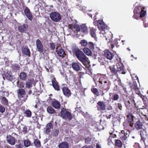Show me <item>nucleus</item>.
<instances>
[{"label":"nucleus","instance_id":"4c0bfd02","mask_svg":"<svg viewBox=\"0 0 148 148\" xmlns=\"http://www.w3.org/2000/svg\"><path fill=\"white\" fill-rule=\"evenodd\" d=\"M131 87L133 90H137L138 87L136 83V82H133L131 86Z\"/></svg>","mask_w":148,"mask_h":148},{"label":"nucleus","instance_id":"39448f33","mask_svg":"<svg viewBox=\"0 0 148 148\" xmlns=\"http://www.w3.org/2000/svg\"><path fill=\"white\" fill-rule=\"evenodd\" d=\"M83 64L86 65L89 62L88 59L84 54L78 59Z\"/></svg>","mask_w":148,"mask_h":148},{"label":"nucleus","instance_id":"2f4dec72","mask_svg":"<svg viewBox=\"0 0 148 148\" xmlns=\"http://www.w3.org/2000/svg\"><path fill=\"white\" fill-rule=\"evenodd\" d=\"M80 43L81 44L82 46H83L84 47L87 46L88 44V43L87 42V41L85 40H82L80 41Z\"/></svg>","mask_w":148,"mask_h":148},{"label":"nucleus","instance_id":"680f3d73","mask_svg":"<svg viewBox=\"0 0 148 148\" xmlns=\"http://www.w3.org/2000/svg\"><path fill=\"white\" fill-rule=\"evenodd\" d=\"M127 137L123 136V137L122 138V140H123L126 141L127 140Z\"/></svg>","mask_w":148,"mask_h":148},{"label":"nucleus","instance_id":"a18cd8bd","mask_svg":"<svg viewBox=\"0 0 148 148\" xmlns=\"http://www.w3.org/2000/svg\"><path fill=\"white\" fill-rule=\"evenodd\" d=\"M92 92L94 94L97 95H99V93L97 89L96 88H94L92 90Z\"/></svg>","mask_w":148,"mask_h":148},{"label":"nucleus","instance_id":"4be33fe9","mask_svg":"<svg viewBox=\"0 0 148 148\" xmlns=\"http://www.w3.org/2000/svg\"><path fill=\"white\" fill-rule=\"evenodd\" d=\"M52 82L53 86L55 89L58 91L59 90L60 88L56 81L55 79H54L52 80Z\"/></svg>","mask_w":148,"mask_h":148},{"label":"nucleus","instance_id":"13d9d810","mask_svg":"<svg viewBox=\"0 0 148 148\" xmlns=\"http://www.w3.org/2000/svg\"><path fill=\"white\" fill-rule=\"evenodd\" d=\"M82 148H93V147L91 145L87 146H85L83 147Z\"/></svg>","mask_w":148,"mask_h":148},{"label":"nucleus","instance_id":"774afa93","mask_svg":"<svg viewBox=\"0 0 148 148\" xmlns=\"http://www.w3.org/2000/svg\"><path fill=\"white\" fill-rule=\"evenodd\" d=\"M118 81V84H120V81H119V80H115V81H114V83L115 84V85L116 84V82H117Z\"/></svg>","mask_w":148,"mask_h":148},{"label":"nucleus","instance_id":"0e129e2a","mask_svg":"<svg viewBox=\"0 0 148 148\" xmlns=\"http://www.w3.org/2000/svg\"><path fill=\"white\" fill-rule=\"evenodd\" d=\"M138 95L140 96V97L142 99H144V97L143 95L140 93H138Z\"/></svg>","mask_w":148,"mask_h":148},{"label":"nucleus","instance_id":"de8ad7c7","mask_svg":"<svg viewBox=\"0 0 148 148\" xmlns=\"http://www.w3.org/2000/svg\"><path fill=\"white\" fill-rule=\"evenodd\" d=\"M5 110V108L1 105H0V112L1 113L4 112Z\"/></svg>","mask_w":148,"mask_h":148},{"label":"nucleus","instance_id":"2eb2a0df","mask_svg":"<svg viewBox=\"0 0 148 148\" xmlns=\"http://www.w3.org/2000/svg\"><path fill=\"white\" fill-rule=\"evenodd\" d=\"M74 51L77 58L78 59H79L84 54L83 52L80 50L79 49H74Z\"/></svg>","mask_w":148,"mask_h":148},{"label":"nucleus","instance_id":"5fc2aeb1","mask_svg":"<svg viewBox=\"0 0 148 148\" xmlns=\"http://www.w3.org/2000/svg\"><path fill=\"white\" fill-rule=\"evenodd\" d=\"M103 38H104L106 39V40H109V41H108V43L109 42H110V38H109V37L108 36H105L103 37Z\"/></svg>","mask_w":148,"mask_h":148},{"label":"nucleus","instance_id":"aec40b11","mask_svg":"<svg viewBox=\"0 0 148 148\" xmlns=\"http://www.w3.org/2000/svg\"><path fill=\"white\" fill-rule=\"evenodd\" d=\"M52 105L55 108L58 109L60 108V105L59 102L54 99L52 101Z\"/></svg>","mask_w":148,"mask_h":148},{"label":"nucleus","instance_id":"b1692460","mask_svg":"<svg viewBox=\"0 0 148 148\" xmlns=\"http://www.w3.org/2000/svg\"><path fill=\"white\" fill-rule=\"evenodd\" d=\"M28 95H18V97L19 99L22 102H25L27 99Z\"/></svg>","mask_w":148,"mask_h":148},{"label":"nucleus","instance_id":"c756f323","mask_svg":"<svg viewBox=\"0 0 148 148\" xmlns=\"http://www.w3.org/2000/svg\"><path fill=\"white\" fill-rule=\"evenodd\" d=\"M17 92L18 95H25V90L22 88L19 89L18 90Z\"/></svg>","mask_w":148,"mask_h":148},{"label":"nucleus","instance_id":"a878e982","mask_svg":"<svg viewBox=\"0 0 148 148\" xmlns=\"http://www.w3.org/2000/svg\"><path fill=\"white\" fill-rule=\"evenodd\" d=\"M84 52L87 55L89 56L92 54V52L91 50L88 48H84L83 49Z\"/></svg>","mask_w":148,"mask_h":148},{"label":"nucleus","instance_id":"9b49d317","mask_svg":"<svg viewBox=\"0 0 148 148\" xmlns=\"http://www.w3.org/2000/svg\"><path fill=\"white\" fill-rule=\"evenodd\" d=\"M7 139L8 143L10 144L14 145L15 144V141L14 138L11 135L8 136Z\"/></svg>","mask_w":148,"mask_h":148},{"label":"nucleus","instance_id":"bb28decb","mask_svg":"<svg viewBox=\"0 0 148 148\" xmlns=\"http://www.w3.org/2000/svg\"><path fill=\"white\" fill-rule=\"evenodd\" d=\"M116 66L117 68V71H118L121 72V73L125 74V73H123L122 71L123 70V67L122 66V65L121 64H119V63H117L116 64Z\"/></svg>","mask_w":148,"mask_h":148},{"label":"nucleus","instance_id":"4468645a","mask_svg":"<svg viewBox=\"0 0 148 148\" xmlns=\"http://www.w3.org/2000/svg\"><path fill=\"white\" fill-rule=\"evenodd\" d=\"M69 27L71 29H75L77 32V34H79L80 33V26H79L78 25H69Z\"/></svg>","mask_w":148,"mask_h":148},{"label":"nucleus","instance_id":"58836bf2","mask_svg":"<svg viewBox=\"0 0 148 148\" xmlns=\"http://www.w3.org/2000/svg\"><path fill=\"white\" fill-rule=\"evenodd\" d=\"M115 144L118 147H121L122 146V143L120 140H115Z\"/></svg>","mask_w":148,"mask_h":148},{"label":"nucleus","instance_id":"3c124183","mask_svg":"<svg viewBox=\"0 0 148 148\" xmlns=\"http://www.w3.org/2000/svg\"><path fill=\"white\" fill-rule=\"evenodd\" d=\"M103 88L104 90H106V91H108L109 89L108 84H104L103 85Z\"/></svg>","mask_w":148,"mask_h":148},{"label":"nucleus","instance_id":"7c9ffc66","mask_svg":"<svg viewBox=\"0 0 148 148\" xmlns=\"http://www.w3.org/2000/svg\"><path fill=\"white\" fill-rule=\"evenodd\" d=\"M95 29L93 28H92L90 29V35L92 37L94 38V39L96 40V34H95Z\"/></svg>","mask_w":148,"mask_h":148},{"label":"nucleus","instance_id":"338daca9","mask_svg":"<svg viewBox=\"0 0 148 148\" xmlns=\"http://www.w3.org/2000/svg\"><path fill=\"white\" fill-rule=\"evenodd\" d=\"M96 148H101L99 143H97L96 145Z\"/></svg>","mask_w":148,"mask_h":148},{"label":"nucleus","instance_id":"393cba45","mask_svg":"<svg viewBox=\"0 0 148 148\" xmlns=\"http://www.w3.org/2000/svg\"><path fill=\"white\" fill-rule=\"evenodd\" d=\"M27 74L24 72L20 73L19 77L23 81H25L27 79Z\"/></svg>","mask_w":148,"mask_h":148},{"label":"nucleus","instance_id":"f8f14e48","mask_svg":"<svg viewBox=\"0 0 148 148\" xmlns=\"http://www.w3.org/2000/svg\"><path fill=\"white\" fill-rule=\"evenodd\" d=\"M28 27V25H27L24 24L19 26L18 27V29L20 32H24L26 31Z\"/></svg>","mask_w":148,"mask_h":148},{"label":"nucleus","instance_id":"5701e85b","mask_svg":"<svg viewBox=\"0 0 148 148\" xmlns=\"http://www.w3.org/2000/svg\"><path fill=\"white\" fill-rule=\"evenodd\" d=\"M59 148H69V144L66 142H63L58 145Z\"/></svg>","mask_w":148,"mask_h":148},{"label":"nucleus","instance_id":"c9c22d12","mask_svg":"<svg viewBox=\"0 0 148 148\" xmlns=\"http://www.w3.org/2000/svg\"><path fill=\"white\" fill-rule=\"evenodd\" d=\"M2 103L4 105L7 106L8 105V101L5 97H3L2 98Z\"/></svg>","mask_w":148,"mask_h":148},{"label":"nucleus","instance_id":"9d476101","mask_svg":"<svg viewBox=\"0 0 148 148\" xmlns=\"http://www.w3.org/2000/svg\"><path fill=\"white\" fill-rule=\"evenodd\" d=\"M104 56L106 57L107 59L110 60H112L113 56L112 53L107 50H105Z\"/></svg>","mask_w":148,"mask_h":148},{"label":"nucleus","instance_id":"052dcab7","mask_svg":"<svg viewBox=\"0 0 148 148\" xmlns=\"http://www.w3.org/2000/svg\"><path fill=\"white\" fill-rule=\"evenodd\" d=\"M14 67H15V69L18 70L19 69L20 67L18 66V65L17 64H15L14 65Z\"/></svg>","mask_w":148,"mask_h":148},{"label":"nucleus","instance_id":"ea45409f","mask_svg":"<svg viewBox=\"0 0 148 148\" xmlns=\"http://www.w3.org/2000/svg\"><path fill=\"white\" fill-rule=\"evenodd\" d=\"M98 27L100 31L102 30V21L99 20L97 22Z\"/></svg>","mask_w":148,"mask_h":148},{"label":"nucleus","instance_id":"49530a36","mask_svg":"<svg viewBox=\"0 0 148 148\" xmlns=\"http://www.w3.org/2000/svg\"><path fill=\"white\" fill-rule=\"evenodd\" d=\"M58 131L56 130H53L52 133V135L54 136H56L58 134Z\"/></svg>","mask_w":148,"mask_h":148},{"label":"nucleus","instance_id":"ddd939ff","mask_svg":"<svg viewBox=\"0 0 148 148\" xmlns=\"http://www.w3.org/2000/svg\"><path fill=\"white\" fill-rule=\"evenodd\" d=\"M35 83L33 79H30L26 83L25 87L30 88L32 86V84Z\"/></svg>","mask_w":148,"mask_h":148},{"label":"nucleus","instance_id":"603ef678","mask_svg":"<svg viewBox=\"0 0 148 148\" xmlns=\"http://www.w3.org/2000/svg\"><path fill=\"white\" fill-rule=\"evenodd\" d=\"M119 97L118 95L115 94L114 95L113 97V100H117L119 99Z\"/></svg>","mask_w":148,"mask_h":148},{"label":"nucleus","instance_id":"4d7b16f0","mask_svg":"<svg viewBox=\"0 0 148 148\" xmlns=\"http://www.w3.org/2000/svg\"><path fill=\"white\" fill-rule=\"evenodd\" d=\"M27 131V128L26 127H23V131L24 132L26 133Z\"/></svg>","mask_w":148,"mask_h":148},{"label":"nucleus","instance_id":"f257e3e1","mask_svg":"<svg viewBox=\"0 0 148 148\" xmlns=\"http://www.w3.org/2000/svg\"><path fill=\"white\" fill-rule=\"evenodd\" d=\"M134 14L133 17L136 19H138L140 17L144 16L146 14V12L141 7L139 6L135 8L134 10Z\"/></svg>","mask_w":148,"mask_h":148},{"label":"nucleus","instance_id":"72a5a7b5","mask_svg":"<svg viewBox=\"0 0 148 148\" xmlns=\"http://www.w3.org/2000/svg\"><path fill=\"white\" fill-rule=\"evenodd\" d=\"M24 114L26 116L29 117L31 116L32 112L30 110H27L25 112Z\"/></svg>","mask_w":148,"mask_h":148},{"label":"nucleus","instance_id":"e433bc0d","mask_svg":"<svg viewBox=\"0 0 148 148\" xmlns=\"http://www.w3.org/2000/svg\"><path fill=\"white\" fill-rule=\"evenodd\" d=\"M34 143L36 146L37 147H39L40 146V141L38 140H34Z\"/></svg>","mask_w":148,"mask_h":148},{"label":"nucleus","instance_id":"20e7f679","mask_svg":"<svg viewBox=\"0 0 148 148\" xmlns=\"http://www.w3.org/2000/svg\"><path fill=\"white\" fill-rule=\"evenodd\" d=\"M56 51L60 57H63L65 55L64 51L62 48L60 44H57L56 45Z\"/></svg>","mask_w":148,"mask_h":148},{"label":"nucleus","instance_id":"6e6d98bb","mask_svg":"<svg viewBox=\"0 0 148 148\" xmlns=\"http://www.w3.org/2000/svg\"><path fill=\"white\" fill-rule=\"evenodd\" d=\"M24 87V84L23 82H21L19 84V87L22 88Z\"/></svg>","mask_w":148,"mask_h":148},{"label":"nucleus","instance_id":"473e14b6","mask_svg":"<svg viewBox=\"0 0 148 148\" xmlns=\"http://www.w3.org/2000/svg\"><path fill=\"white\" fill-rule=\"evenodd\" d=\"M24 145L26 147H28L31 144L30 141L29 139L24 140Z\"/></svg>","mask_w":148,"mask_h":148},{"label":"nucleus","instance_id":"412c9836","mask_svg":"<svg viewBox=\"0 0 148 148\" xmlns=\"http://www.w3.org/2000/svg\"><path fill=\"white\" fill-rule=\"evenodd\" d=\"M22 52L25 55L29 57L30 56V52L28 47H25L23 48L22 49Z\"/></svg>","mask_w":148,"mask_h":148},{"label":"nucleus","instance_id":"69168bd1","mask_svg":"<svg viewBox=\"0 0 148 148\" xmlns=\"http://www.w3.org/2000/svg\"><path fill=\"white\" fill-rule=\"evenodd\" d=\"M118 106L120 110H121L122 108V106H121V104L120 103H118Z\"/></svg>","mask_w":148,"mask_h":148},{"label":"nucleus","instance_id":"c85d7f7f","mask_svg":"<svg viewBox=\"0 0 148 148\" xmlns=\"http://www.w3.org/2000/svg\"><path fill=\"white\" fill-rule=\"evenodd\" d=\"M104 29H106V32H108V27L107 25L104 23V22L102 21V34H103L104 33L103 32H104L105 33V30H104Z\"/></svg>","mask_w":148,"mask_h":148},{"label":"nucleus","instance_id":"1a4fd4ad","mask_svg":"<svg viewBox=\"0 0 148 148\" xmlns=\"http://www.w3.org/2000/svg\"><path fill=\"white\" fill-rule=\"evenodd\" d=\"M62 90L64 94L67 97H69L71 96V92L68 87H64L62 88Z\"/></svg>","mask_w":148,"mask_h":148},{"label":"nucleus","instance_id":"f704fd0d","mask_svg":"<svg viewBox=\"0 0 148 148\" xmlns=\"http://www.w3.org/2000/svg\"><path fill=\"white\" fill-rule=\"evenodd\" d=\"M112 130H114L113 129ZM116 131H115L114 130H110V131L109 132L110 134L111 135V137L113 138H115L116 137Z\"/></svg>","mask_w":148,"mask_h":148},{"label":"nucleus","instance_id":"bf43d9fd","mask_svg":"<svg viewBox=\"0 0 148 148\" xmlns=\"http://www.w3.org/2000/svg\"><path fill=\"white\" fill-rule=\"evenodd\" d=\"M16 148H22V145L21 144H19L18 145H16Z\"/></svg>","mask_w":148,"mask_h":148},{"label":"nucleus","instance_id":"423d86ee","mask_svg":"<svg viewBox=\"0 0 148 148\" xmlns=\"http://www.w3.org/2000/svg\"><path fill=\"white\" fill-rule=\"evenodd\" d=\"M36 45L38 51L40 53H42L43 51V48L41 42L39 40L37 39L36 40Z\"/></svg>","mask_w":148,"mask_h":148},{"label":"nucleus","instance_id":"f03ea898","mask_svg":"<svg viewBox=\"0 0 148 148\" xmlns=\"http://www.w3.org/2000/svg\"><path fill=\"white\" fill-rule=\"evenodd\" d=\"M60 113L61 116L63 119H68L69 120L72 119V117L71 113L64 108H63L61 109Z\"/></svg>","mask_w":148,"mask_h":148},{"label":"nucleus","instance_id":"7ed1b4c3","mask_svg":"<svg viewBox=\"0 0 148 148\" xmlns=\"http://www.w3.org/2000/svg\"><path fill=\"white\" fill-rule=\"evenodd\" d=\"M50 17L52 21L56 22L59 21L61 18L60 14L57 12H53L51 13Z\"/></svg>","mask_w":148,"mask_h":148},{"label":"nucleus","instance_id":"c03bdc74","mask_svg":"<svg viewBox=\"0 0 148 148\" xmlns=\"http://www.w3.org/2000/svg\"><path fill=\"white\" fill-rule=\"evenodd\" d=\"M1 88V89L2 90H0V92L1 93H2V95L8 96L9 95L8 93L7 92L2 91V90H3V88Z\"/></svg>","mask_w":148,"mask_h":148},{"label":"nucleus","instance_id":"6ab92c4d","mask_svg":"<svg viewBox=\"0 0 148 148\" xmlns=\"http://www.w3.org/2000/svg\"><path fill=\"white\" fill-rule=\"evenodd\" d=\"M143 126V124L140 121H137L135 124V128L137 130L142 129Z\"/></svg>","mask_w":148,"mask_h":148},{"label":"nucleus","instance_id":"79ce46f5","mask_svg":"<svg viewBox=\"0 0 148 148\" xmlns=\"http://www.w3.org/2000/svg\"><path fill=\"white\" fill-rule=\"evenodd\" d=\"M128 121L129 123H132L133 121V118L134 117L131 115L128 116Z\"/></svg>","mask_w":148,"mask_h":148},{"label":"nucleus","instance_id":"8fccbe9b","mask_svg":"<svg viewBox=\"0 0 148 148\" xmlns=\"http://www.w3.org/2000/svg\"><path fill=\"white\" fill-rule=\"evenodd\" d=\"M110 69L112 72L114 73L116 72V70L113 66L112 67L110 66Z\"/></svg>","mask_w":148,"mask_h":148},{"label":"nucleus","instance_id":"f3484780","mask_svg":"<svg viewBox=\"0 0 148 148\" xmlns=\"http://www.w3.org/2000/svg\"><path fill=\"white\" fill-rule=\"evenodd\" d=\"M71 66L74 70L77 71L80 70V66L79 64L76 62H73L71 64Z\"/></svg>","mask_w":148,"mask_h":148},{"label":"nucleus","instance_id":"e2e57ef3","mask_svg":"<svg viewBox=\"0 0 148 148\" xmlns=\"http://www.w3.org/2000/svg\"><path fill=\"white\" fill-rule=\"evenodd\" d=\"M129 133H127V132H125L124 135L123 136L127 138L129 137Z\"/></svg>","mask_w":148,"mask_h":148},{"label":"nucleus","instance_id":"0eeeda50","mask_svg":"<svg viewBox=\"0 0 148 148\" xmlns=\"http://www.w3.org/2000/svg\"><path fill=\"white\" fill-rule=\"evenodd\" d=\"M24 11L26 16L30 20L32 19V16L30 10L28 8L26 7L24 9Z\"/></svg>","mask_w":148,"mask_h":148},{"label":"nucleus","instance_id":"dca6fc26","mask_svg":"<svg viewBox=\"0 0 148 148\" xmlns=\"http://www.w3.org/2000/svg\"><path fill=\"white\" fill-rule=\"evenodd\" d=\"M80 32L84 34H86L88 33L87 27L85 24H83L80 26Z\"/></svg>","mask_w":148,"mask_h":148},{"label":"nucleus","instance_id":"864d4df0","mask_svg":"<svg viewBox=\"0 0 148 148\" xmlns=\"http://www.w3.org/2000/svg\"><path fill=\"white\" fill-rule=\"evenodd\" d=\"M50 47L51 49L52 50H53L54 49L55 46V45L53 43H50Z\"/></svg>","mask_w":148,"mask_h":148},{"label":"nucleus","instance_id":"a211bd4d","mask_svg":"<svg viewBox=\"0 0 148 148\" xmlns=\"http://www.w3.org/2000/svg\"><path fill=\"white\" fill-rule=\"evenodd\" d=\"M53 125L51 123H48L45 128L44 132L47 134L50 132L51 130L53 128Z\"/></svg>","mask_w":148,"mask_h":148},{"label":"nucleus","instance_id":"37998d69","mask_svg":"<svg viewBox=\"0 0 148 148\" xmlns=\"http://www.w3.org/2000/svg\"><path fill=\"white\" fill-rule=\"evenodd\" d=\"M97 105V110H102V102L101 101L99 102Z\"/></svg>","mask_w":148,"mask_h":148},{"label":"nucleus","instance_id":"cd10ccee","mask_svg":"<svg viewBox=\"0 0 148 148\" xmlns=\"http://www.w3.org/2000/svg\"><path fill=\"white\" fill-rule=\"evenodd\" d=\"M47 112L50 114H52L55 113V110L51 106H49L47 108Z\"/></svg>","mask_w":148,"mask_h":148},{"label":"nucleus","instance_id":"6e6552de","mask_svg":"<svg viewBox=\"0 0 148 148\" xmlns=\"http://www.w3.org/2000/svg\"><path fill=\"white\" fill-rule=\"evenodd\" d=\"M140 134L141 137V140H142L145 144V143L146 137L147 136V133L144 129H143L140 131Z\"/></svg>","mask_w":148,"mask_h":148},{"label":"nucleus","instance_id":"a19ab883","mask_svg":"<svg viewBox=\"0 0 148 148\" xmlns=\"http://www.w3.org/2000/svg\"><path fill=\"white\" fill-rule=\"evenodd\" d=\"M88 45L89 48L91 49H93L94 48V44L92 42H89L88 43Z\"/></svg>","mask_w":148,"mask_h":148},{"label":"nucleus","instance_id":"09e8293b","mask_svg":"<svg viewBox=\"0 0 148 148\" xmlns=\"http://www.w3.org/2000/svg\"><path fill=\"white\" fill-rule=\"evenodd\" d=\"M91 138H90L89 137L86 138L85 139V143L86 144H88L91 141Z\"/></svg>","mask_w":148,"mask_h":148}]
</instances>
